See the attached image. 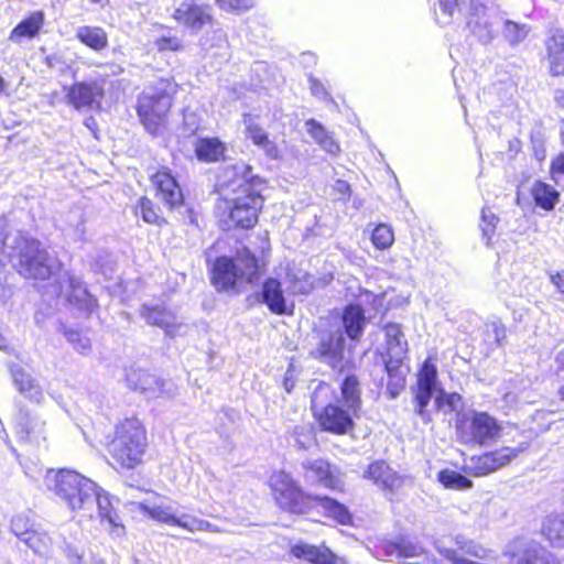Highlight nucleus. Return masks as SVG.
Instances as JSON below:
<instances>
[{"mask_svg": "<svg viewBox=\"0 0 564 564\" xmlns=\"http://www.w3.org/2000/svg\"><path fill=\"white\" fill-rule=\"evenodd\" d=\"M234 176L221 185L215 202V215L227 230L254 229L265 207L268 181L253 173L249 163L232 165Z\"/></svg>", "mask_w": 564, "mask_h": 564, "instance_id": "nucleus-1", "label": "nucleus"}, {"mask_svg": "<svg viewBox=\"0 0 564 564\" xmlns=\"http://www.w3.org/2000/svg\"><path fill=\"white\" fill-rule=\"evenodd\" d=\"M340 399L330 382L319 381L311 397V412L318 430L335 436L350 435L362 408V389L355 373L339 383Z\"/></svg>", "mask_w": 564, "mask_h": 564, "instance_id": "nucleus-2", "label": "nucleus"}, {"mask_svg": "<svg viewBox=\"0 0 564 564\" xmlns=\"http://www.w3.org/2000/svg\"><path fill=\"white\" fill-rule=\"evenodd\" d=\"M12 258L15 271L26 280L43 282L56 279L63 273L69 288L68 303L86 316H90L97 310L96 296L90 294L76 276L65 271L64 263L57 258H52L39 239L20 238L14 246Z\"/></svg>", "mask_w": 564, "mask_h": 564, "instance_id": "nucleus-3", "label": "nucleus"}, {"mask_svg": "<svg viewBox=\"0 0 564 564\" xmlns=\"http://www.w3.org/2000/svg\"><path fill=\"white\" fill-rule=\"evenodd\" d=\"M149 446L147 425L135 414L119 419L102 442L106 463L117 473L142 468L147 463Z\"/></svg>", "mask_w": 564, "mask_h": 564, "instance_id": "nucleus-4", "label": "nucleus"}, {"mask_svg": "<svg viewBox=\"0 0 564 564\" xmlns=\"http://www.w3.org/2000/svg\"><path fill=\"white\" fill-rule=\"evenodd\" d=\"M267 267L268 261L263 257L243 247L235 257L215 258L208 269L209 280L217 292L240 293L246 285L257 284Z\"/></svg>", "mask_w": 564, "mask_h": 564, "instance_id": "nucleus-5", "label": "nucleus"}, {"mask_svg": "<svg viewBox=\"0 0 564 564\" xmlns=\"http://www.w3.org/2000/svg\"><path fill=\"white\" fill-rule=\"evenodd\" d=\"M180 89L181 85L173 76H165L159 77L138 95L135 113L141 126L152 137H158L167 129Z\"/></svg>", "mask_w": 564, "mask_h": 564, "instance_id": "nucleus-6", "label": "nucleus"}, {"mask_svg": "<svg viewBox=\"0 0 564 564\" xmlns=\"http://www.w3.org/2000/svg\"><path fill=\"white\" fill-rule=\"evenodd\" d=\"M268 486L279 510L293 516H305L314 510L315 495L307 492L297 480L285 470H274Z\"/></svg>", "mask_w": 564, "mask_h": 564, "instance_id": "nucleus-7", "label": "nucleus"}, {"mask_svg": "<svg viewBox=\"0 0 564 564\" xmlns=\"http://www.w3.org/2000/svg\"><path fill=\"white\" fill-rule=\"evenodd\" d=\"M97 486L94 481L69 469H61L54 479V491L73 511L91 509Z\"/></svg>", "mask_w": 564, "mask_h": 564, "instance_id": "nucleus-8", "label": "nucleus"}, {"mask_svg": "<svg viewBox=\"0 0 564 564\" xmlns=\"http://www.w3.org/2000/svg\"><path fill=\"white\" fill-rule=\"evenodd\" d=\"M437 384V368L432 357H427L416 372V380L412 387L414 412L425 424L432 422V415L427 410Z\"/></svg>", "mask_w": 564, "mask_h": 564, "instance_id": "nucleus-9", "label": "nucleus"}, {"mask_svg": "<svg viewBox=\"0 0 564 564\" xmlns=\"http://www.w3.org/2000/svg\"><path fill=\"white\" fill-rule=\"evenodd\" d=\"M155 196L167 210H175L185 205V195L177 175L169 166H159L149 175Z\"/></svg>", "mask_w": 564, "mask_h": 564, "instance_id": "nucleus-10", "label": "nucleus"}, {"mask_svg": "<svg viewBox=\"0 0 564 564\" xmlns=\"http://www.w3.org/2000/svg\"><path fill=\"white\" fill-rule=\"evenodd\" d=\"M106 96L102 82L97 79L74 82L65 93L66 104L77 111L100 110Z\"/></svg>", "mask_w": 564, "mask_h": 564, "instance_id": "nucleus-11", "label": "nucleus"}, {"mask_svg": "<svg viewBox=\"0 0 564 564\" xmlns=\"http://www.w3.org/2000/svg\"><path fill=\"white\" fill-rule=\"evenodd\" d=\"M364 478L376 485L390 501L398 499L404 486V477L384 459L371 462L364 471Z\"/></svg>", "mask_w": 564, "mask_h": 564, "instance_id": "nucleus-12", "label": "nucleus"}, {"mask_svg": "<svg viewBox=\"0 0 564 564\" xmlns=\"http://www.w3.org/2000/svg\"><path fill=\"white\" fill-rule=\"evenodd\" d=\"M172 17L180 25L193 32L214 23L213 7L202 0H183Z\"/></svg>", "mask_w": 564, "mask_h": 564, "instance_id": "nucleus-13", "label": "nucleus"}, {"mask_svg": "<svg viewBox=\"0 0 564 564\" xmlns=\"http://www.w3.org/2000/svg\"><path fill=\"white\" fill-rule=\"evenodd\" d=\"M456 430L463 442L485 444L494 435V421L486 412L463 414L457 419Z\"/></svg>", "mask_w": 564, "mask_h": 564, "instance_id": "nucleus-14", "label": "nucleus"}, {"mask_svg": "<svg viewBox=\"0 0 564 564\" xmlns=\"http://www.w3.org/2000/svg\"><path fill=\"white\" fill-rule=\"evenodd\" d=\"M305 474L319 487L335 492H344L345 484L340 470L328 459L316 458L303 464Z\"/></svg>", "mask_w": 564, "mask_h": 564, "instance_id": "nucleus-15", "label": "nucleus"}, {"mask_svg": "<svg viewBox=\"0 0 564 564\" xmlns=\"http://www.w3.org/2000/svg\"><path fill=\"white\" fill-rule=\"evenodd\" d=\"M541 63L551 77H564V32L555 29L547 32L543 42Z\"/></svg>", "mask_w": 564, "mask_h": 564, "instance_id": "nucleus-16", "label": "nucleus"}, {"mask_svg": "<svg viewBox=\"0 0 564 564\" xmlns=\"http://www.w3.org/2000/svg\"><path fill=\"white\" fill-rule=\"evenodd\" d=\"M345 348L344 336L338 332L330 330L322 335L312 356L332 368H336L344 362Z\"/></svg>", "mask_w": 564, "mask_h": 564, "instance_id": "nucleus-17", "label": "nucleus"}, {"mask_svg": "<svg viewBox=\"0 0 564 564\" xmlns=\"http://www.w3.org/2000/svg\"><path fill=\"white\" fill-rule=\"evenodd\" d=\"M145 513L152 520L182 528L192 533L196 531H213V525L208 521L189 517L178 518L170 506H154L147 508Z\"/></svg>", "mask_w": 564, "mask_h": 564, "instance_id": "nucleus-18", "label": "nucleus"}, {"mask_svg": "<svg viewBox=\"0 0 564 564\" xmlns=\"http://www.w3.org/2000/svg\"><path fill=\"white\" fill-rule=\"evenodd\" d=\"M12 532L34 553L46 555L52 547V539L43 530L34 525L28 527L25 517H15L11 522Z\"/></svg>", "mask_w": 564, "mask_h": 564, "instance_id": "nucleus-19", "label": "nucleus"}, {"mask_svg": "<svg viewBox=\"0 0 564 564\" xmlns=\"http://www.w3.org/2000/svg\"><path fill=\"white\" fill-rule=\"evenodd\" d=\"M139 314L148 325L163 329L170 337H174L181 326L176 315L165 305L144 303L140 306Z\"/></svg>", "mask_w": 564, "mask_h": 564, "instance_id": "nucleus-20", "label": "nucleus"}, {"mask_svg": "<svg viewBox=\"0 0 564 564\" xmlns=\"http://www.w3.org/2000/svg\"><path fill=\"white\" fill-rule=\"evenodd\" d=\"M408 356H383L384 370L388 376L387 393L391 399L397 398L405 388L406 375L410 370L405 364Z\"/></svg>", "mask_w": 564, "mask_h": 564, "instance_id": "nucleus-21", "label": "nucleus"}, {"mask_svg": "<svg viewBox=\"0 0 564 564\" xmlns=\"http://www.w3.org/2000/svg\"><path fill=\"white\" fill-rule=\"evenodd\" d=\"M261 300L269 311L275 315H292L293 305L288 307L281 282L275 278H268L262 283Z\"/></svg>", "mask_w": 564, "mask_h": 564, "instance_id": "nucleus-22", "label": "nucleus"}, {"mask_svg": "<svg viewBox=\"0 0 564 564\" xmlns=\"http://www.w3.org/2000/svg\"><path fill=\"white\" fill-rule=\"evenodd\" d=\"M340 322L345 335L352 341H360L367 325L362 306L358 303L345 305L340 314Z\"/></svg>", "mask_w": 564, "mask_h": 564, "instance_id": "nucleus-23", "label": "nucleus"}, {"mask_svg": "<svg viewBox=\"0 0 564 564\" xmlns=\"http://www.w3.org/2000/svg\"><path fill=\"white\" fill-rule=\"evenodd\" d=\"M227 144L218 137H200L194 142V155L202 163L225 161Z\"/></svg>", "mask_w": 564, "mask_h": 564, "instance_id": "nucleus-24", "label": "nucleus"}, {"mask_svg": "<svg viewBox=\"0 0 564 564\" xmlns=\"http://www.w3.org/2000/svg\"><path fill=\"white\" fill-rule=\"evenodd\" d=\"M382 551L387 556L398 560L420 557L425 553L424 547L416 540L406 535H399L382 543Z\"/></svg>", "mask_w": 564, "mask_h": 564, "instance_id": "nucleus-25", "label": "nucleus"}, {"mask_svg": "<svg viewBox=\"0 0 564 564\" xmlns=\"http://www.w3.org/2000/svg\"><path fill=\"white\" fill-rule=\"evenodd\" d=\"M322 508L323 516L339 525H352L354 519L347 506L327 495H315L314 509Z\"/></svg>", "mask_w": 564, "mask_h": 564, "instance_id": "nucleus-26", "label": "nucleus"}, {"mask_svg": "<svg viewBox=\"0 0 564 564\" xmlns=\"http://www.w3.org/2000/svg\"><path fill=\"white\" fill-rule=\"evenodd\" d=\"M45 14L42 10L34 11L22 19L10 32L9 40L20 43L23 40L37 37L44 26Z\"/></svg>", "mask_w": 564, "mask_h": 564, "instance_id": "nucleus-27", "label": "nucleus"}, {"mask_svg": "<svg viewBox=\"0 0 564 564\" xmlns=\"http://www.w3.org/2000/svg\"><path fill=\"white\" fill-rule=\"evenodd\" d=\"M290 554L311 564H335L337 562V556L328 547L304 542L291 545Z\"/></svg>", "mask_w": 564, "mask_h": 564, "instance_id": "nucleus-28", "label": "nucleus"}, {"mask_svg": "<svg viewBox=\"0 0 564 564\" xmlns=\"http://www.w3.org/2000/svg\"><path fill=\"white\" fill-rule=\"evenodd\" d=\"M530 196L536 208L543 212H553L560 202L561 193L549 183L536 180L530 188Z\"/></svg>", "mask_w": 564, "mask_h": 564, "instance_id": "nucleus-29", "label": "nucleus"}, {"mask_svg": "<svg viewBox=\"0 0 564 564\" xmlns=\"http://www.w3.org/2000/svg\"><path fill=\"white\" fill-rule=\"evenodd\" d=\"M245 134L253 145L262 149L267 156L271 159L280 158L278 145L270 140L269 133L259 123L250 120L246 124Z\"/></svg>", "mask_w": 564, "mask_h": 564, "instance_id": "nucleus-30", "label": "nucleus"}, {"mask_svg": "<svg viewBox=\"0 0 564 564\" xmlns=\"http://www.w3.org/2000/svg\"><path fill=\"white\" fill-rule=\"evenodd\" d=\"M96 501L98 508V517L100 522H107L111 528V533L119 536L124 533V525L122 524L116 509L108 495H99L96 491L94 502Z\"/></svg>", "mask_w": 564, "mask_h": 564, "instance_id": "nucleus-31", "label": "nucleus"}, {"mask_svg": "<svg viewBox=\"0 0 564 564\" xmlns=\"http://www.w3.org/2000/svg\"><path fill=\"white\" fill-rule=\"evenodd\" d=\"M386 341L383 356H408V340L397 323H388L383 327Z\"/></svg>", "mask_w": 564, "mask_h": 564, "instance_id": "nucleus-32", "label": "nucleus"}, {"mask_svg": "<svg viewBox=\"0 0 564 564\" xmlns=\"http://www.w3.org/2000/svg\"><path fill=\"white\" fill-rule=\"evenodd\" d=\"M135 214L141 217V219L149 224L158 227H163L169 225V220L165 217L162 208L150 197L147 195H142L135 205Z\"/></svg>", "mask_w": 564, "mask_h": 564, "instance_id": "nucleus-33", "label": "nucleus"}, {"mask_svg": "<svg viewBox=\"0 0 564 564\" xmlns=\"http://www.w3.org/2000/svg\"><path fill=\"white\" fill-rule=\"evenodd\" d=\"M76 39L95 52H101L109 46L108 34L101 26L83 25L76 31Z\"/></svg>", "mask_w": 564, "mask_h": 564, "instance_id": "nucleus-34", "label": "nucleus"}, {"mask_svg": "<svg viewBox=\"0 0 564 564\" xmlns=\"http://www.w3.org/2000/svg\"><path fill=\"white\" fill-rule=\"evenodd\" d=\"M132 384L134 390L142 393L159 395L165 392L164 380L147 370L135 371L132 375Z\"/></svg>", "mask_w": 564, "mask_h": 564, "instance_id": "nucleus-35", "label": "nucleus"}, {"mask_svg": "<svg viewBox=\"0 0 564 564\" xmlns=\"http://www.w3.org/2000/svg\"><path fill=\"white\" fill-rule=\"evenodd\" d=\"M510 564H561L560 560L542 547H531L521 554H511Z\"/></svg>", "mask_w": 564, "mask_h": 564, "instance_id": "nucleus-36", "label": "nucleus"}, {"mask_svg": "<svg viewBox=\"0 0 564 564\" xmlns=\"http://www.w3.org/2000/svg\"><path fill=\"white\" fill-rule=\"evenodd\" d=\"M437 480L444 488L452 490H466L473 487L470 479L449 468L440 470Z\"/></svg>", "mask_w": 564, "mask_h": 564, "instance_id": "nucleus-37", "label": "nucleus"}, {"mask_svg": "<svg viewBox=\"0 0 564 564\" xmlns=\"http://www.w3.org/2000/svg\"><path fill=\"white\" fill-rule=\"evenodd\" d=\"M530 33V26L527 24H520L513 21H506L502 31L501 39L508 45L514 46L523 42Z\"/></svg>", "mask_w": 564, "mask_h": 564, "instance_id": "nucleus-38", "label": "nucleus"}, {"mask_svg": "<svg viewBox=\"0 0 564 564\" xmlns=\"http://www.w3.org/2000/svg\"><path fill=\"white\" fill-rule=\"evenodd\" d=\"M541 534L552 544L564 541V521L558 517H546L541 525Z\"/></svg>", "mask_w": 564, "mask_h": 564, "instance_id": "nucleus-39", "label": "nucleus"}, {"mask_svg": "<svg viewBox=\"0 0 564 564\" xmlns=\"http://www.w3.org/2000/svg\"><path fill=\"white\" fill-rule=\"evenodd\" d=\"M464 471L475 477H484L491 474V471H494V455L487 453L479 456H473L470 459V466L464 468Z\"/></svg>", "mask_w": 564, "mask_h": 564, "instance_id": "nucleus-40", "label": "nucleus"}, {"mask_svg": "<svg viewBox=\"0 0 564 564\" xmlns=\"http://www.w3.org/2000/svg\"><path fill=\"white\" fill-rule=\"evenodd\" d=\"M371 242L378 250H386L394 242L393 229L388 224H378L371 231Z\"/></svg>", "mask_w": 564, "mask_h": 564, "instance_id": "nucleus-41", "label": "nucleus"}, {"mask_svg": "<svg viewBox=\"0 0 564 564\" xmlns=\"http://www.w3.org/2000/svg\"><path fill=\"white\" fill-rule=\"evenodd\" d=\"M462 404V395L452 392L445 393L441 392L435 399V406L438 411H442L445 414H451L458 410Z\"/></svg>", "mask_w": 564, "mask_h": 564, "instance_id": "nucleus-42", "label": "nucleus"}, {"mask_svg": "<svg viewBox=\"0 0 564 564\" xmlns=\"http://www.w3.org/2000/svg\"><path fill=\"white\" fill-rule=\"evenodd\" d=\"M67 341L80 354L85 355L90 351V339L79 329L67 328L63 332Z\"/></svg>", "mask_w": 564, "mask_h": 564, "instance_id": "nucleus-43", "label": "nucleus"}, {"mask_svg": "<svg viewBox=\"0 0 564 564\" xmlns=\"http://www.w3.org/2000/svg\"><path fill=\"white\" fill-rule=\"evenodd\" d=\"M154 47L160 53L165 52H181L184 48V44L176 35H163L154 41Z\"/></svg>", "mask_w": 564, "mask_h": 564, "instance_id": "nucleus-44", "label": "nucleus"}, {"mask_svg": "<svg viewBox=\"0 0 564 564\" xmlns=\"http://www.w3.org/2000/svg\"><path fill=\"white\" fill-rule=\"evenodd\" d=\"M305 128L307 133L311 135V138L314 140L316 144H321L326 138H328L333 133L314 118H310L305 121Z\"/></svg>", "mask_w": 564, "mask_h": 564, "instance_id": "nucleus-45", "label": "nucleus"}, {"mask_svg": "<svg viewBox=\"0 0 564 564\" xmlns=\"http://www.w3.org/2000/svg\"><path fill=\"white\" fill-rule=\"evenodd\" d=\"M217 6L227 12L241 13L254 6V0H216Z\"/></svg>", "mask_w": 564, "mask_h": 564, "instance_id": "nucleus-46", "label": "nucleus"}, {"mask_svg": "<svg viewBox=\"0 0 564 564\" xmlns=\"http://www.w3.org/2000/svg\"><path fill=\"white\" fill-rule=\"evenodd\" d=\"M549 175L555 184L564 178V151L558 152L551 159Z\"/></svg>", "mask_w": 564, "mask_h": 564, "instance_id": "nucleus-47", "label": "nucleus"}, {"mask_svg": "<svg viewBox=\"0 0 564 564\" xmlns=\"http://www.w3.org/2000/svg\"><path fill=\"white\" fill-rule=\"evenodd\" d=\"M519 449L501 447L496 449V468L503 466L511 458L517 457Z\"/></svg>", "mask_w": 564, "mask_h": 564, "instance_id": "nucleus-48", "label": "nucleus"}, {"mask_svg": "<svg viewBox=\"0 0 564 564\" xmlns=\"http://www.w3.org/2000/svg\"><path fill=\"white\" fill-rule=\"evenodd\" d=\"M322 150H324L327 154L332 156H337L340 153V145L335 140L334 133H332L328 138H326L321 144H318Z\"/></svg>", "mask_w": 564, "mask_h": 564, "instance_id": "nucleus-49", "label": "nucleus"}, {"mask_svg": "<svg viewBox=\"0 0 564 564\" xmlns=\"http://www.w3.org/2000/svg\"><path fill=\"white\" fill-rule=\"evenodd\" d=\"M333 189L341 199L348 200L351 197V187L345 180H337L333 185Z\"/></svg>", "mask_w": 564, "mask_h": 564, "instance_id": "nucleus-50", "label": "nucleus"}, {"mask_svg": "<svg viewBox=\"0 0 564 564\" xmlns=\"http://www.w3.org/2000/svg\"><path fill=\"white\" fill-rule=\"evenodd\" d=\"M480 228H481L484 237L486 238V243L489 245L490 243V232L492 231V221H491V217L486 215L485 209H482V213H481Z\"/></svg>", "mask_w": 564, "mask_h": 564, "instance_id": "nucleus-51", "label": "nucleus"}, {"mask_svg": "<svg viewBox=\"0 0 564 564\" xmlns=\"http://www.w3.org/2000/svg\"><path fill=\"white\" fill-rule=\"evenodd\" d=\"M551 282L555 285L558 292L564 294V270L552 274Z\"/></svg>", "mask_w": 564, "mask_h": 564, "instance_id": "nucleus-52", "label": "nucleus"}, {"mask_svg": "<svg viewBox=\"0 0 564 564\" xmlns=\"http://www.w3.org/2000/svg\"><path fill=\"white\" fill-rule=\"evenodd\" d=\"M446 558L453 564H476L474 561L466 560L464 557H457L454 555V551H446Z\"/></svg>", "mask_w": 564, "mask_h": 564, "instance_id": "nucleus-53", "label": "nucleus"}, {"mask_svg": "<svg viewBox=\"0 0 564 564\" xmlns=\"http://www.w3.org/2000/svg\"><path fill=\"white\" fill-rule=\"evenodd\" d=\"M553 99L558 108L564 109V88H557L554 91Z\"/></svg>", "mask_w": 564, "mask_h": 564, "instance_id": "nucleus-54", "label": "nucleus"}, {"mask_svg": "<svg viewBox=\"0 0 564 564\" xmlns=\"http://www.w3.org/2000/svg\"><path fill=\"white\" fill-rule=\"evenodd\" d=\"M440 2L444 7V11L448 13H451L452 8L457 4L456 0H440Z\"/></svg>", "mask_w": 564, "mask_h": 564, "instance_id": "nucleus-55", "label": "nucleus"}, {"mask_svg": "<svg viewBox=\"0 0 564 564\" xmlns=\"http://www.w3.org/2000/svg\"><path fill=\"white\" fill-rule=\"evenodd\" d=\"M9 348V340L7 337L0 332V349H8Z\"/></svg>", "mask_w": 564, "mask_h": 564, "instance_id": "nucleus-56", "label": "nucleus"}, {"mask_svg": "<svg viewBox=\"0 0 564 564\" xmlns=\"http://www.w3.org/2000/svg\"><path fill=\"white\" fill-rule=\"evenodd\" d=\"M7 93V83L4 78L0 75V95Z\"/></svg>", "mask_w": 564, "mask_h": 564, "instance_id": "nucleus-57", "label": "nucleus"}, {"mask_svg": "<svg viewBox=\"0 0 564 564\" xmlns=\"http://www.w3.org/2000/svg\"><path fill=\"white\" fill-rule=\"evenodd\" d=\"M556 361L564 367V348L557 354Z\"/></svg>", "mask_w": 564, "mask_h": 564, "instance_id": "nucleus-58", "label": "nucleus"}, {"mask_svg": "<svg viewBox=\"0 0 564 564\" xmlns=\"http://www.w3.org/2000/svg\"><path fill=\"white\" fill-rule=\"evenodd\" d=\"M558 399L564 402V383L557 389Z\"/></svg>", "mask_w": 564, "mask_h": 564, "instance_id": "nucleus-59", "label": "nucleus"}, {"mask_svg": "<svg viewBox=\"0 0 564 564\" xmlns=\"http://www.w3.org/2000/svg\"><path fill=\"white\" fill-rule=\"evenodd\" d=\"M6 289L2 284H0V302H3Z\"/></svg>", "mask_w": 564, "mask_h": 564, "instance_id": "nucleus-60", "label": "nucleus"}, {"mask_svg": "<svg viewBox=\"0 0 564 564\" xmlns=\"http://www.w3.org/2000/svg\"><path fill=\"white\" fill-rule=\"evenodd\" d=\"M560 138H561L562 145L564 147V118H563V128L561 129V132H560Z\"/></svg>", "mask_w": 564, "mask_h": 564, "instance_id": "nucleus-61", "label": "nucleus"}]
</instances>
